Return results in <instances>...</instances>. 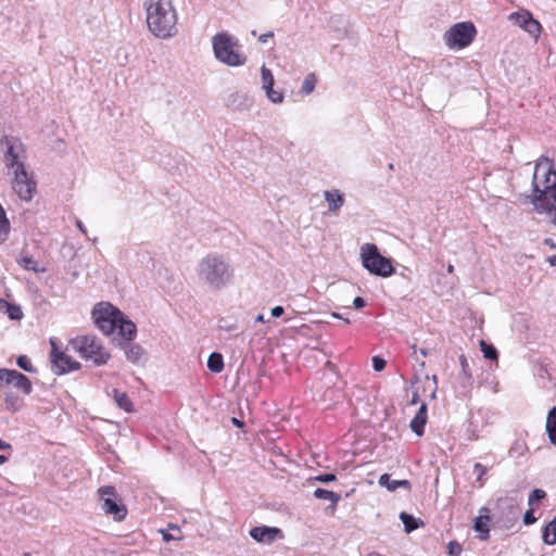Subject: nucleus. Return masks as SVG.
Masks as SVG:
<instances>
[{
	"instance_id": "1",
	"label": "nucleus",
	"mask_w": 556,
	"mask_h": 556,
	"mask_svg": "<svg viewBox=\"0 0 556 556\" xmlns=\"http://www.w3.org/2000/svg\"><path fill=\"white\" fill-rule=\"evenodd\" d=\"M532 186L531 203L556 225V165L552 159L541 156L536 161Z\"/></svg>"
},
{
	"instance_id": "2",
	"label": "nucleus",
	"mask_w": 556,
	"mask_h": 556,
	"mask_svg": "<svg viewBox=\"0 0 556 556\" xmlns=\"http://www.w3.org/2000/svg\"><path fill=\"white\" fill-rule=\"evenodd\" d=\"M147 25L159 38H170L177 31V13L173 0H144Z\"/></svg>"
},
{
	"instance_id": "3",
	"label": "nucleus",
	"mask_w": 556,
	"mask_h": 556,
	"mask_svg": "<svg viewBox=\"0 0 556 556\" xmlns=\"http://www.w3.org/2000/svg\"><path fill=\"white\" fill-rule=\"evenodd\" d=\"M197 275L200 282L218 291L231 282L233 269L224 256L211 253L198 263Z\"/></svg>"
},
{
	"instance_id": "4",
	"label": "nucleus",
	"mask_w": 556,
	"mask_h": 556,
	"mask_svg": "<svg viewBox=\"0 0 556 556\" xmlns=\"http://www.w3.org/2000/svg\"><path fill=\"white\" fill-rule=\"evenodd\" d=\"M96 325L104 334L117 332L126 340L136 336V325L110 303H101L92 312Z\"/></svg>"
},
{
	"instance_id": "5",
	"label": "nucleus",
	"mask_w": 556,
	"mask_h": 556,
	"mask_svg": "<svg viewBox=\"0 0 556 556\" xmlns=\"http://www.w3.org/2000/svg\"><path fill=\"white\" fill-rule=\"evenodd\" d=\"M215 58L229 66H240L245 63V56L239 52L238 41L226 33L217 34L212 39Z\"/></svg>"
},
{
	"instance_id": "6",
	"label": "nucleus",
	"mask_w": 556,
	"mask_h": 556,
	"mask_svg": "<svg viewBox=\"0 0 556 556\" xmlns=\"http://www.w3.org/2000/svg\"><path fill=\"white\" fill-rule=\"evenodd\" d=\"M361 260L363 266L372 275L389 277L394 271L391 260L382 256L374 243L362 245Z\"/></svg>"
},
{
	"instance_id": "7",
	"label": "nucleus",
	"mask_w": 556,
	"mask_h": 556,
	"mask_svg": "<svg viewBox=\"0 0 556 556\" xmlns=\"http://www.w3.org/2000/svg\"><path fill=\"white\" fill-rule=\"evenodd\" d=\"M71 345L81 357L92 361L96 365H103L110 358V354L93 336L76 337L71 341Z\"/></svg>"
},
{
	"instance_id": "8",
	"label": "nucleus",
	"mask_w": 556,
	"mask_h": 556,
	"mask_svg": "<svg viewBox=\"0 0 556 556\" xmlns=\"http://www.w3.org/2000/svg\"><path fill=\"white\" fill-rule=\"evenodd\" d=\"M476 34L477 29L471 22H460L445 31L443 38L448 48L463 49L473 41Z\"/></svg>"
},
{
	"instance_id": "9",
	"label": "nucleus",
	"mask_w": 556,
	"mask_h": 556,
	"mask_svg": "<svg viewBox=\"0 0 556 556\" xmlns=\"http://www.w3.org/2000/svg\"><path fill=\"white\" fill-rule=\"evenodd\" d=\"M11 175V187L14 193L23 201H31L37 190V184L25 167L18 166Z\"/></svg>"
},
{
	"instance_id": "10",
	"label": "nucleus",
	"mask_w": 556,
	"mask_h": 556,
	"mask_svg": "<svg viewBox=\"0 0 556 556\" xmlns=\"http://www.w3.org/2000/svg\"><path fill=\"white\" fill-rule=\"evenodd\" d=\"M1 146L4 148L3 161L9 173L14 172L18 166L25 167L26 152L20 139L4 137Z\"/></svg>"
},
{
	"instance_id": "11",
	"label": "nucleus",
	"mask_w": 556,
	"mask_h": 556,
	"mask_svg": "<svg viewBox=\"0 0 556 556\" xmlns=\"http://www.w3.org/2000/svg\"><path fill=\"white\" fill-rule=\"evenodd\" d=\"M102 501V509L105 514L112 515L116 521L126 517L127 509L124 505L116 502V491L114 486L105 485L99 489Z\"/></svg>"
},
{
	"instance_id": "12",
	"label": "nucleus",
	"mask_w": 556,
	"mask_h": 556,
	"mask_svg": "<svg viewBox=\"0 0 556 556\" xmlns=\"http://www.w3.org/2000/svg\"><path fill=\"white\" fill-rule=\"evenodd\" d=\"M51 344V364L52 371L55 375H63L72 370H76L80 367V364L76 361H73L68 355L61 352L56 345V342L53 338L50 339Z\"/></svg>"
},
{
	"instance_id": "13",
	"label": "nucleus",
	"mask_w": 556,
	"mask_h": 556,
	"mask_svg": "<svg viewBox=\"0 0 556 556\" xmlns=\"http://www.w3.org/2000/svg\"><path fill=\"white\" fill-rule=\"evenodd\" d=\"M10 384L24 394H29L33 390L31 382L25 375L15 369L0 368V390Z\"/></svg>"
},
{
	"instance_id": "14",
	"label": "nucleus",
	"mask_w": 556,
	"mask_h": 556,
	"mask_svg": "<svg viewBox=\"0 0 556 556\" xmlns=\"http://www.w3.org/2000/svg\"><path fill=\"white\" fill-rule=\"evenodd\" d=\"M508 20L514 24L521 27L529 35L534 37L535 39L539 37L541 33V24L533 18L532 14L527 10H520L518 12H514L509 14Z\"/></svg>"
},
{
	"instance_id": "15",
	"label": "nucleus",
	"mask_w": 556,
	"mask_h": 556,
	"mask_svg": "<svg viewBox=\"0 0 556 556\" xmlns=\"http://www.w3.org/2000/svg\"><path fill=\"white\" fill-rule=\"evenodd\" d=\"M250 535L253 540L264 544L273 543L277 538L281 536V530L276 527H254L250 530Z\"/></svg>"
},
{
	"instance_id": "16",
	"label": "nucleus",
	"mask_w": 556,
	"mask_h": 556,
	"mask_svg": "<svg viewBox=\"0 0 556 556\" xmlns=\"http://www.w3.org/2000/svg\"><path fill=\"white\" fill-rule=\"evenodd\" d=\"M226 104L236 111H247L252 106V99L245 92L235 91L228 96Z\"/></svg>"
},
{
	"instance_id": "17",
	"label": "nucleus",
	"mask_w": 556,
	"mask_h": 556,
	"mask_svg": "<svg viewBox=\"0 0 556 556\" xmlns=\"http://www.w3.org/2000/svg\"><path fill=\"white\" fill-rule=\"evenodd\" d=\"M489 508L486 507H482L480 509V515L478 517L475 518L473 520V529L476 532L479 533V538L481 540H486L489 538V532H490V529H489V521H490V517H489Z\"/></svg>"
},
{
	"instance_id": "18",
	"label": "nucleus",
	"mask_w": 556,
	"mask_h": 556,
	"mask_svg": "<svg viewBox=\"0 0 556 556\" xmlns=\"http://www.w3.org/2000/svg\"><path fill=\"white\" fill-rule=\"evenodd\" d=\"M123 350L125 352L126 358L132 364L140 365L147 361L144 350L138 344H131L126 342L123 345Z\"/></svg>"
},
{
	"instance_id": "19",
	"label": "nucleus",
	"mask_w": 556,
	"mask_h": 556,
	"mask_svg": "<svg viewBox=\"0 0 556 556\" xmlns=\"http://www.w3.org/2000/svg\"><path fill=\"white\" fill-rule=\"evenodd\" d=\"M378 483L380 486H383L391 492L399 488H404L406 491H410V483L408 480H393L389 473L381 475Z\"/></svg>"
},
{
	"instance_id": "20",
	"label": "nucleus",
	"mask_w": 556,
	"mask_h": 556,
	"mask_svg": "<svg viewBox=\"0 0 556 556\" xmlns=\"http://www.w3.org/2000/svg\"><path fill=\"white\" fill-rule=\"evenodd\" d=\"M427 422V405L422 403L415 415V417L410 421V429L417 435H421L424 433V427Z\"/></svg>"
},
{
	"instance_id": "21",
	"label": "nucleus",
	"mask_w": 556,
	"mask_h": 556,
	"mask_svg": "<svg viewBox=\"0 0 556 556\" xmlns=\"http://www.w3.org/2000/svg\"><path fill=\"white\" fill-rule=\"evenodd\" d=\"M324 197L329 211L333 213L338 212L344 203V195L337 189L325 191Z\"/></svg>"
},
{
	"instance_id": "22",
	"label": "nucleus",
	"mask_w": 556,
	"mask_h": 556,
	"mask_svg": "<svg viewBox=\"0 0 556 556\" xmlns=\"http://www.w3.org/2000/svg\"><path fill=\"white\" fill-rule=\"evenodd\" d=\"M460 364V387L464 390H469L472 386V374L468 364V361L465 355L459 356Z\"/></svg>"
},
{
	"instance_id": "23",
	"label": "nucleus",
	"mask_w": 556,
	"mask_h": 556,
	"mask_svg": "<svg viewBox=\"0 0 556 556\" xmlns=\"http://www.w3.org/2000/svg\"><path fill=\"white\" fill-rule=\"evenodd\" d=\"M400 519L404 525V531L406 533H410L419 527L424 526V522L420 519H416L414 516L405 511L400 514Z\"/></svg>"
},
{
	"instance_id": "24",
	"label": "nucleus",
	"mask_w": 556,
	"mask_h": 556,
	"mask_svg": "<svg viewBox=\"0 0 556 556\" xmlns=\"http://www.w3.org/2000/svg\"><path fill=\"white\" fill-rule=\"evenodd\" d=\"M546 432L549 441L556 445V406H554L547 414Z\"/></svg>"
},
{
	"instance_id": "25",
	"label": "nucleus",
	"mask_w": 556,
	"mask_h": 556,
	"mask_svg": "<svg viewBox=\"0 0 556 556\" xmlns=\"http://www.w3.org/2000/svg\"><path fill=\"white\" fill-rule=\"evenodd\" d=\"M314 496L316 498H319V500H326V501H329L331 503V508L334 509L336 508V505L338 504V502L341 500V495L338 494V493H334L332 491H328V490H325V489H316L314 491Z\"/></svg>"
},
{
	"instance_id": "26",
	"label": "nucleus",
	"mask_w": 556,
	"mask_h": 556,
	"mask_svg": "<svg viewBox=\"0 0 556 556\" xmlns=\"http://www.w3.org/2000/svg\"><path fill=\"white\" fill-rule=\"evenodd\" d=\"M17 263L26 270H33L35 273H43L46 268L40 266L39 263L29 255H22Z\"/></svg>"
},
{
	"instance_id": "27",
	"label": "nucleus",
	"mask_w": 556,
	"mask_h": 556,
	"mask_svg": "<svg viewBox=\"0 0 556 556\" xmlns=\"http://www.w3.org/2000/svg\"><path fill=\"white\" fill-rule=\"evenodd\" d=\"M113 399L117 406L126 412L132 410V403L125 392H121L116 389L113 390Z\"/></svg>"
},
{
	"instance_id": "28",
	"label": "nucleus",
	"mask_w": 556,
	"mask_h": 556,
	"mask_svg": "<svg viewBox=\"0 0 556 556\" xmlns=\"http://www.w3.org/2000/svg\"><path fill=\"white\" fill-rule=\"evenodd\" d=\"M543 541L548 545L556 544V517L545 526Z\"/></svg>"
},
{
	"instance_id": "29",
	"label": "nucleus",
	"mask_w": 556,
	"mask_h": 556,
	"mask_svg": "<svg viewBox=\"0 0 556 556\" xmlns=\"http://www.w3.org/2000/svg\"><path fill=\"white\" fill-rule=\"evenodd\" d=\"M207 367L213 372H220L224 369L223 356L219 353H212L207 358Z\"/></svg>"
},
{
	"instance_id": "30",
	"label": "nucleus",
	"mask_w": 556,
	"mask_h": 556,
	"mask_svg": "<svg viewBox=\"0 0 556 556\" xmlns=\"http://www.w3.org/2000/svg\"><path fill=\"white\" fill-rule=\"evenodd\" d=\"M162 538L165 542L179 541L182 539L180 535V529L176 525H168V530H160Z\"/></svg>"
},
{
	"instance_id": "31",
	"label": "nucleus",
	"mask_w": 556,
	"mask_h": 556,
	"mask_svg": "<svg viewBox=\"0 0 556 556\" xmlns=\"http://www.w3.org/2000/svg\"><path fill=\"white\" fill-rule=\"evenodd\" d=\"M316 81H317V79H316L315 74H313V73L308 74L302 83V87H301L302 93H304L305 96L312 93L315 89Z\"/></svg>"
},
{
	"instance_id": "32",
	"label": "nucleus",
	"mask_w": 556,
	"mask_h": 556,
	"mask_svg": "<svg viewBox=\"0 0 556 556\" xmlns=\"http://www.w3.org/2000/svg\"><path fill=\"white\" fill-rule=\"evenodd\" d=\"M480 348L483 353V356L486 359L495 361L497 359V351L492 344H488L485 341H480Z\"/></svg>"
},
{
	"instance_id": "33",
	"label": "nucleus",
	"mask_w": 556,
	"mask_h": 556,
	"mask_svg": "<svg viewBox=\"0 0 556 556\" xmlns=\"http://www.w3.org/2000/svg\"><path fill=\"white\" fill-rule=\"evenodd\" d=\"M488 471V468L482 465L481 463H476L473 465V472L477 475L476 483L479 488H482L484 485V476Z\"/></svg>"
},
{
	"instance_id": "34",
	"label": "nucleus",
	"mask_w": 556,
	"mask_h": 556,
	"mask_svg": "<svg viewBox=\"0 0 556 556\" xmlns=\"http://www.w3.org/2000/svg\"><path fill=\"white\" fill-rule=\"evenodd\" d=\"M4 303L7 306V313L10 319L12 320H20L23 317V313L21 311V307L17 305H13L8 303L7 301H0V304Z\"/></svg>"
},
{
	"instance_id": "35",
	"label": "nucleus",
	"mask_w": 556,
	"mask_h": 556,
	"mask_svg": "<svg viewBox=\"0 0 556 556\" xmlns=\"http://www.w3.org/2000/svg\"><path fill=\"white\" fill-rule=\"evenodd\" d=\"M16 364L20 368L27 372L35 371V368L33 367L30 359L26 355H20L16 359Z\"/></svg>"
},
{
	"instance_id": "36",
	"label": "nucleus",
	"mask_w": 556,
	"mask_h": 556,
	"mask_svg": "<svg viewBox=\"0 0 556 556\" xmlns=\"http://www.w3.org/2000/svg\"><path fill=\"white\" fill-rule=\"evenodd\" d=\"M4 402L7 404V408L11 410L18 409L21 405V401L11 393H4Z\"/></svg>"
},
{
	"instance_id": "37",
	"label": "nucleus",
	"mask_w": 556,
	"mask_h": 556,
	"mask_svg": "<svg viewBox=\"0 0 556 556\" xmlns=\"http://www.w3.org/2000/svg\"><path fill=\"white\" fill-rule=\"evenodd\" d=\"M545 496H546V492L544 490L534 489L529 496V501H528L529 506H533L536 502L545 498Z\"/></svg>"
},
{
	"instance_id": "38",
	"label": "nucleus",
	"mask_w": 556,
	"mask_h": 556,
	"mask_svg": "<svg viewBox=\"0 0 556 556\" xmlns=\"http://www.w3.org/2000/svg\"><path fill=\"white\" fill-rule=\"evenodd\" d=\"M267 98L270 102L275 104H279L283 101V94L280 91L270 89V92H267Z\"/></svg>"
},
{
	"instance_id": "39",
	"label": "nucleus",
	"mask_w": 556,
	"mask_h": 556,
	"mask_svg": "<svg viewBox=\"0 0 556 556\" xmlns=\"http://www.w3.org/2000/svg\"><path fill=\"white\" fill-rule=\"evenodd\" d=\"M261 74H262L263 84L270 85V83H275L274 76H273L270 70H268L265 65L262 66Z\"/></svg>"
},
{
	"instance_id": "40",
	"label": "nucleus",
	"mask_w": 556,
	"mask_h": 556,
	"mask_svg": "<svg viewBox=\"0 0 556 556\" xmlns=\"http://www.w3.org/2000/svg\"><path fill=\"white\" fill-rule=\"evenodd\" d=\"M337 479L334 473H323L319 476H316L314 478L315 481L321 482V483H329Z\"/></svg>"
},
{
	"instance_id": "41",
	"label": "nucleus",
	"mask_w": 556,
	"mask_h": 556,
	"mask_svg": "<svg viewBox=\"0 0 556 556\" xmlns=\"http://www.w3.org/2000/svg\"><path fill=\"white\" fill-rule=\"evenodd\" d=\"M427 384L429 388H431V393H430V397L431 399H434L435 397V393H437V389H438V380H437V377L435 376H432V378L430 379L429 377H427Z\"/></svg>"
},
{
	"instance_id": "42",
	"label": "nucleus",
	"mask_w": 556,
	"mask_h": 556,
	"mask_svg": "<svg viewBox=\"0 0 556 556\" xmlns=\"http://www.w3.org/2000/svg\"><path fill=\"white\" fill-rule=\"evenodd\" d=\"M386 361L380 356L372 357V367L376 371H381L386 367Z\"/></svg>"
},
{
	"instance_id": "43",
	"label": "nucleus",
	"mask_w": 556,
	"mask_h": 556,
	"mask_svg": "<svg viewBox=\"0 0 556 556\" xmlns=\"http://www.w3.org/2000/svg\"><path fill=\"white\" fill-rule=\"evenodd\" d=\"M460 552H462V546L459 543L454 542V541L448 543V554L451 556H458L460 554Z\"/></svg>"
},
{
	"instance_id": "44",
	"label": "nucleus",
	"mask_w": 556,
	"mask_h": 556,
	"mask_svg": "<svg viewBox=\"0 0 556 556\" xmlns=\"http://www.w3.org/2000/svg\"><path fill=\"white\" fill-rule=\"evenodd\" d=\"M536 520V518L534 517V514H533V510L532 509H529L525 513V516H523V522L526 525H532L534 523Z\"/></svg>"
},
{
	"instance_id": "45",
	"label": "nucleus",
	"mask_w": 556,
	"mask_h": 556,
	"mask_svg": "<svg viewBox=\"0 0 556 556\" xmlns=\"http://www.w3.org/2000/svg\"><path fill=\"white\" fill-rule=\"evenodd\" d=\"M353 305L356 309H361L366 305V302L363 298L356 296L353 301Z\"/></svg>"
},
{
	"instance_id": "46",
	"label": "nucleus",
	"mask_w": 556,
	"mask_h": 556,
	"mask_svg": "<svg viewBox=\"0 0 556 556\" xmlns=\"http://www.w3.org/2000/svg\"><path fill=\"white\" fill-rule=\"evenodd\" d=\"M283 312L285 309L282 306H275L271 308V316L278 318L283 314Z\"/></svg>"
},
{
	"instance_id": "47",
	"label": "nucleus",
	"mask_w": 556,
	"mask_h": 556,
	"mask_svg": "<svg viewBox=\"0 0 556 556\" xmlns=\"http://www.w3.org/2000/svg\"><path fill=\"white\" fill-rule=\"evenodd\" d=\"M544 244L548 245L551 249H556V243L552 238L544 239Z\"/></svg>"
},
{
	"instance_id": "48",
	"label": "nucleus",
	"mask_w": 556,
	"mask_h": 556,
	"mask_svg": "<svg viewBox=\"0 0 556 556\" xmlns=\"http://www.w3.org/2000/svg\"><path fill=\"white\" fill-rule=\"evenodd\" d=\"M76 226H77V228H78L83 233H86V232H87L86 227H85V225L83 224V222H81V220L77 219V220H76Z\"/></svg>"
},
{
	"instance_id": "49",
	"label": "nucleus",
	"mask_w": 556,
	"mask_h": 556,
	"mask_svg": "<svg viewBox=\"0 0 556 556\" xmlns=\"http://www.w3.org/2000/svg\"><path fill=\"white\" fill-rule=\"evenodd\" d=\"M269 37H273V33H270V31H269V33H267V34H263V35L260 37V41H261V42H266V41H267V39H268Z\"/></svg>"
},
{
	"instance_id": "50",
	"label": "nucleus",
	"mask_w": 556,
	"mask_h": 556,
	"mask_svg": "<svg viewBox=\"0 0 556 556\" xmlns=\"http://www.w3.org/2000/svg\"><path fill=\"white\" fill-rule=\"evenodd\" d=\"M10 448H11V445L0 439V450L4 451V450H10Z\"/></svg>"
},
{
	"instance_id": "51",
	"label": "nucleus",
	"mask_w": 556,
	"mask_h": 556,
	"mask_svg": "<svg viewBox=\"0 0 556 556\" xmlns=\"http://www.w3.org/2000/svg\"><path fill=\"white\" fill-rule=\"evenodd\" d=\"M331 316H332L333 318L343 319V320H344V323H346V324H349V323H350V320H349L348 318H343L339 313L333 312V313H331Z\"/></svg>"
},
{
	"instance_id": "52",
	"label": "nucleus",
	"mask_w": 556,
	"mask_h": 556,
	"mask_svg": "<svg viewBox=\"0 0 556 556\" xmlns=\"http://www.w3.org/2000/svg\"><path fill=\"white\" fill-rule=\"evenodd\" d=\"M262 87H263V89L266 91V93H267V92H270V89H274V88H273V87H274V83H270V85H268V84H263V86H262Z\"/></svg>"
},
{
	"instance_id": "53",
	"label": "nucleus",
	"mask_w": 556,
	"mask_h": 556,
	"mask_svg": "<svg viewBox=\"0 0 556 556\" xmlns=\"http://www.w3.org/2000/svg\"><path fill=\"white\" fill-rule=\"evenodd\" d=\"M547 261L552 266H556V255L548 256Z\"/></svg>"
},
{
	"instance_id": "54",
	"label": "nucleus",
	"mask_w": 556,
	"mask_h": 556,
	"mask_svg": "<svg viewBox=\"0 0 556 556\" xmlns=\"http://www.w3.org/2000/svg\"><path fill=\"white\" fill-rule=\"evenodd\" d=\"M231 420H232V424L237 427L243 426V422L241 420L237 419L236 417H233Z\"/></svg>"
},
{
	"instance_id": "55",
	"label": "nucleus",
	"mask_w": 556,
	"mask_h": 556,
	"mask_svg": "<svg viewBox=\"0 0 556 556\" xmlns=\"http://www.w3.org/2000/svg\"><path fill=\"white\" fill-rule=\"evenodd\" d=\"M419 352H420V354H421L424 357H426V356L428 355V350H427V349H424V348H422V349H420V350H419Z\"/></svg>"
},
{
	"instance_id": "56",
	"label": "nucleus",
	"mask_w": 556,
	"mask_h": 556,
	"mask_svg": "<svg viewBox=\"0 0 556 556\" xmlns=\"http://www.w3.org/2000/svg\"><path fill=\"white\" fill-rule=\"evenodd\" d=\"M8 460V457L4 455H0V465H3Z\"/></svg>"
},
{
	"instance_id": "57",
	"label": "nucleus",
	"mask_w": 556,
	"mask_h": 556,
	"mask_svg": "<svg viewBox=\"0 0 556 556\" xmlns=\"http://www.w3.org/2000/svg\"><path fill=\"white\" fill-rule=\"evenodd\" d=\"M417 401H418V394H417V393H415V394H414V396H413L412 403H413V404H416V403H417Z\"/></svg>"
},
{
	"instance_id": "58",
	"label": "nucleus",
	"mask_w": 556,
	"mask_h": 556,
	"mask_svg": "<svg viewBox=\"0 0 556 556\" xmlns=\"http://www.w3.org/2000/svg\"><path fill=\"white\" fill-rule=\"evenodd\" d=\"M447 271L451 274L454 271V266L453 265H448L447 266Z\"/></svg>"
},
{
	"instance_id": "59",
	"label": "nucleus",
	"mask_w": 556,
	"mask_h": 556,
	"mask_svg": "<svg viewBox=\"0 0 556 556\" xmlns=\"http://www.w3.org/2000/svg\"><path fill=\"white\" fill-rule=\"evenodd\" d=\"M255 320L256 321H264V316L263 315H258Z\"/></svg>"
},
{
	"instance_id": "60",
	"label": "nucleus",
	"mask_w": 556,
	"mask_h": 556,
	"mask_svg": "<svg viewBox=\"0 0 556 556\" xmlns=\"http://www.w3.org/2000/svg\"><path fill=\"white\" fill-rule=\"evenodd\" d=\"M412 349L414 350V353L417 352L416 345H413Z\"/></svg>"
}]
</instances>
